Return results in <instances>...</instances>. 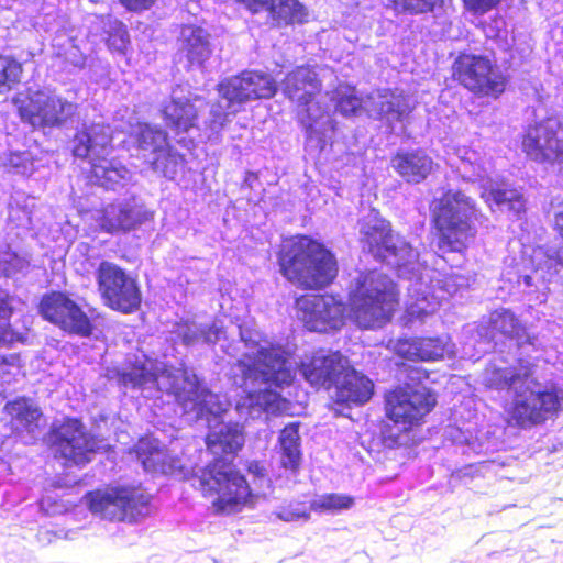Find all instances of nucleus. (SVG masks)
Here are the masks:
<instances>
[{
	"label": "nucleus",
	"mask_w": 563,
	"mask_h": 563,
	"mask_svg": "<svg viewBox=\"0 0 563 563\" xmlns=\"http://www.w3.org/2000/svg\"><path fill=\"white\" fill-rule=\"evenodd\" d=\"M243 427L236 422L220 423L205 439L207 450L218 455L192 474L194 487L211 500L216 515H231L253 506L257 495L246 476L223 456H236L244 446Z\"/></svg>",
	"instance_id": "obj_1"
},
{
	"label": "nucleus",
	"mask_w": 563,
	"mask_h": 563,
	"mask_svg": "<svg viewBox=\"0 0 563 563\" xmlns=\"http://www.w3.org/2000/svg\"><path fill=\"white\" fill-rule=\"evenodd\" d=\"M534 372L536 365L523 358H518L512 366L486 369L484 385L487 389L514 393L506 409L508 426L531 429L556 417L561 409V397L556 388L534 389L540 386Z\"/></svg>",
	"instance_id": "obj_2"
},
{
	"label": "nucleus",
	"mask_w": 563,
	"mask_h": 563,
	"mask_svg": "<svg viewBox=\"0 0 563 563\" xmlns=\"http://www.w3.org/2000/svg\"><path fill=\"white\" fill-rule=\"evenodd\" d=\"M277 262L283 277L301 290H322L339 275L335 254L308 234L285 241L277 253Z\"/></svg>",
	"instance_id": "obj_3"
},
{
	"label": "nucleus",
	"mask_w": 563,
	"mask_h": 563,
	"mask_svg": "<svg viewBox=\"0 0 563 563\" xmlns=\"http://www.w3.org/2000/svg\"><path fill=\"white\" fill-rule=\"evenodd\" d=\"M70 153L74 158L89 164L87 184L106 190H115L126 178L128 168L110 158L114 151L113 130L106 122H82L70 137Z\"/></svg>",
	"instance_id": "obj_4"
},
{
	"label": "nucleus",
	"mask_w": 563,
	"mask_h": 563,
	"mask_svg": "<svg viewBox=\"0 0 563 563\" xmlns=\"http://www.w3.org/2000/svg\"><path fill=\"white\" fill-rule=\"evenodd\" d=\"M351 320L360 329H380L400 309V289L387 274L377 269L361 272L347 295Z\"/></svg>",
	"instance_id": "obj_5"
},
{
	"label": "nucleus",
	"mask_w": 563,
	"mask_h": 563,
	"mask_svg": "<svg viewBox=\"0 0 563 563\" xmlns=\"http://www.w3.org/2000/svg\"><path fill=\"white\" fill-rule=\"evenodd\" d=\"M280 91L285 99L296 107V120L307 140H322L325 128L321 120L327 117L325 125L331 132L336 130V121L329 115L327 104L319 101L323 91V80L318 67L302 64L288 70L280 81Z\"/></svg>",
	"instance_id": "obj_6"
},
{
	"label": "nucleus",
	"mask_w": 563,
	"mask_h": 563,
	"mask_svg": "<svg viewBox=\"0 0 563 563\" xmlns=\"http://www.w3.org/2000/svg\"><path fill=\"white\" fill-rule=\"evenodd\" d=\"M477 207L464 191L445 190L431 208V225L437 246L443 253H464L476 236L472 224Z\"/></svg>",
	"instance_id": "obj_7"
},
{
	"label": "nucleus",
	"mask_w": 563,
	"mask_h": 563,
	"mask_svg": "<svg viewBox=\"0 0 563 563\" xmlns=\"http://www.w3.org/2000/svg\"><path fill=\"white\" fill-rule=\"evenodd\" d=\"M12 103L21 122L32 130L63 128L78 112L77 103L45 89H25L13 97Z\"/></svg>",
	"instance_id": "obj_8"
},
{
	"label": "nucleus",
	"mask_w": 563,
	"mask_h": 563,
	"mask_svg": "<svg viewBox=\"0 0 563 563\" xmlns=\"http://www.w3.org/2000/svg\"><path fill=\"white\" fill-rule=\"evenodd\" d=\"M90 512L101 519L136 522L151 512L152 496L141 486L120 485L86 493Z\"/></svg>",
	"instance_id": "obj_9"
},
{
	"label": "nucleus",
	"mask_w": 563,
	"mask_h": 563,
	"mask_svg": "<svg viewBox=\"0 0 563 563\" xmlns=\"http://www.w3.org/2000/svg\"><path fill=\"white\" fill-rule=\"evenodd\" d=\"M451 78L477 98L497 100L507 90L509 77L484 54L460 52L451 65Z\"/></svg>",
	"instance_id": "obj_10"
},
{
	"label": "nucleus",
	"mask_w": 563,
	"mask_h": 563,
	"mask_svg": "<svg viewBox=\"0 0 563 563\" xmlns=\"http://www.w3.org/2000/svg\"><path fill=\"white\" fill-rule=\"evenodd\" d=\"M95 277L97 290L107 308L122 314H132L141 309L143 294L137 276L104 260L96 268Z\"/></svg>",
	"instance_id": "obj_11"
},
{
	"label": "nucleus",
	"mask_w": 563,
	"mask_h": 563,
	"mask_svg": "<svg viewBox=\"0 0 563 563\" xmlns=\"http://www.w3.org/2000/svg\"><path fill=\"white\" fill-rule=\"evenodd\" d=\"M41 318L63 333L79 338H90L95 330L96 309L89 312L65 290H49L43 294L37 303Z\"/></svg>",
	"instance_id": "obj_12"
},
{
	"label": "nucleus",
	"mask_w": 563,
	"mask_h": 563,
	"mask_svg": "<svg viewBox=\"0 0 563 563\" xmlns=\"http://www.w3.org/2000/svg\"><path fill=\"white\" fill-rule=\"evenodd\" d=\"M437 402V395L431 388L406 384L386 393L385 415L400 428L401 433H409L424 423Z\"/></svg>",
	"instance_id": "obj_13"
},
{
	"label": "nucleus",
	"mask_w": 563,
	"mask_h": 563,
	"mask_svg": "<svg viewBox=\"0 0 563 563\" xmlns=\"http://www.w3.org/2000/svg\"><path fill=\"white\" fill-rule=\"evenodd\" d=\"M48 449L65 467H82L97 452L93 438L85 430L82 421L74 417L64 418L59 426L49 430Z\"/></svg>",
	"instance_id": "obj_14"
},
{
	"label": "nucleus",
	"mask_w": 563,
	"mask_h": 563,
	"mask_svg": "<svg viewBox=\"0 0 563 563\" xmlns=\"http://www.w3.org/2000/svg\"><path fill=\"white\" fill-rule=\"evenodd\" d=\"M520 148L531 162L563 165V122L544 118L529 124L520 136Z\"/></svg>",
	"instance_id": "obj_15"
},
{
	"label": "nucleus",
	"mask_w": 563,
	"mask_h": 563,
	"mask_svg": "<svg viewBox=\"0 0 563 563\" xmlns=\"http://www.w3.org/2000/svg\"><path fill=\"white\" fill-rule=\"evenodd\" d=\"M244 382H256L284 388L296 378V369L288 363L284 351L278 346L261 347L251 361H239Z\"/></svg>",
	"instance_id": "obj_16"
},
{
	"label": "nucleus",
	"mask_w": 563,
	"mask_h": 563,
	"mask_svg": "<svg viewBox=\"0 0 563 563\" xmlns=\"http://www.w3.org/2000/svg\"><path fill=\"white\" fill-rule=\"evenodd\" d=\"M154 213L135 196L128 199H114L102 205L96 212L98 231L110 235L126 234L151 221Z\"/></svg>",
	"instance_id": "obj_17"
},
{
	"label": "nucleus",
	"mask_w": 563,
	"mask_h": 563,
	"mask_svg": "<svg viewBox=\"0 0 563 563\" xmlns=\"http://www.w3.org/2000/svg\"><path fill=\"white\" fill-rule=\"evenodd\" d=\"M297 318L313 332L339 330L344 323V305L333 296L320 294L300 295L295 300Z\"/></svg>",
	"instance_id": "obj_18"
},
{
	"label": "nucleus",
	"mask_w": 563,
	"mask_h": 563,
	"mask_svg": "<svg viewBox=\"0 0 563 563\" xmlns=\"http://www.w3.org/2000/svg\"><path fill=\"white\" fill-rule=\"evenodd\" d=\"M132 137L136 150L153 155L152 167L161 169L165 176L174 174L177 165L184 162V155L170 145L168 133L157 125L140 122Z\"/></svg>",
	"instance_id": "obj_19"
},
{
	"label": "nucleus",
	"mask_w": 563,
	"mask_h": 563,
	"mask_svg": "<svg viewBox=\"0 0 563 563\" xmlns=\"http://www.w3.org/2000/svg\"><path fill=\"white\" fill-rule=\"evenodd\" d=\"M358 225L363 252L380 262L398 256L399 247L395 241L393 225L378 211L373 210L368 216L360 219Z\"/></svg>",
	"instance_id": "obj_20"
},
{
	"label": "nucleus",
	"mask_w": 563,
	"mask_h": 563,
	"mask_svg": "<svg viewBox=\"0 0 563 563\" xmlns=\"http://www.w3.org/2000/svg\"><path fill=\"white\" fill-rule=\"evenodd\" d=\"M347 357L340 351L328 354L316 353L299 364L302 377L314 388H333L340 373L346 366Z\"/></svg>",
	"instance_id": "obj_21"
},
{
	"label": "nucleus",
	"mask_w": 563,
	"mask_h": 563,
	"mask_svg": "<svg viewBox=\"0 0 563 563\" xmlns=\"http://www.w3.org/2000/svg\"><path fill=\"white\" fill-rule=\"evenodd\" d=\"M13 296L3 289H0V347H12L15 343H23L25 338L15 331L10 324V319L14 314ZM21 354L9 353L0 354V377L11 375V368H21Z\"/></svg>",
	"instance_id": "obj_22"
},
{
	"label": "nucleus",
	"mask_w": 563,
	"mask_h": 563,
	"mask_svg": "<svg viewBox=\"0 0 563 563\" xmlns=\"http://www.w3.org/2000/svg\"><path fill=\"white\" fill-rule=\"evenodd\" d=\"M333 388L334 400L339 405H364L374 393V384L364 374L357 372L346 360V366L340 373Z\"/></svg>",
	"instance_id": "obj_23"
},
{
	"label": "nucleus",
	"mask_w": 563,
	"mask_h": 563,
	"mask_svg": "<svg viewBox=\"0 0 563 563\" xmlns=\"http://www.w3.org/2000/svg\"><path fill=\"white\" fill-rule=\"evenodd\" d=\"M449 338L413 336L398 341V354L410 361L434 362L444 358L448 353Z\"/></svg>",
	"instance_id": "obj_24"
},
{
	"label": "nucleus",
	"mask_w": 563,
	"mask_h": 563,
	"mask_svg": "<svg viewBox=\"0 0 563 563\" xmlns=\"http://www.w3.org/2000/svg\"><path fill=\"white\" fill-rule=\"evenodd\" d=\"M433 159L421 148L398 151L391 157L394 170L408 184H420L433 170Z\"/></svg>",
	"instance_id": "obj_25"
},
{
	"label": "nucleus",
	"mask_w": 563,
	"mask_h": 563,
	"mask_svg": "<svg viewBox=\"0 0 563 563\" xmlns=\"http://www.w3.org/2000/svg\"><path fill=\"white\" fill-rule=\"evenodd\" d=\"M9 417V427L13 434H32L40 429L43 417L41 409L26 397H16L7 401L3 407Z\"/></svg>",
	"instance_id": "obj_26"
},
{
	"label": "nucleus",
	"mask_w": 563,
	"mask_h": 563,
	"mask_svg": "<svg viewBox=\"0 0 563 563\" xmlns=\"http://www.w3.org/2000/svg\"><path fill=\"white\" fill-rule=\"evenodd\" d=\"M161 113L166 126L176 134L198 128L199 112L189 98H172L164 103Z\"/></svg>",
	"instance_id": "obj_27"
},
{
	"label": "nucleus",
	"mask_w": 563,
	"mask_h": 563,
	"mask_svg": "<svg viewBox=\"0 0 563 563\" xmlns=\"http://www.w3.org/2000/svg\"><path fill=\"white\" fill-rule=\"evenodd\" d=\"M133 450L146 472L166 474L172 468L173 459L157 440L141 438Z\"/></svg>",
	"instance_id": "obj_28"
},
{
	"label": "nucleus",
	"mask_w": 563,
	"mask_h": 563,
	"mask_svg": "<svg viewBox=\"0 0 563 563\" xmlns=\"http://www.w3.org/2000/svg\"><path fill=\"white\" fill-rule=\"evenodd\" d=\"M209 35L201 27L192 26L185 35L180 46V54L187 59L189 67H201L211 57L212 49Z\"/></svg>",
	"instance_id": "obj_29"
},
{
	"label": "nucleus",
	"mask_w": 563,
	"mask_h": 563,
	"mask_svg": "<svg viewBox=\"0 0 563 563\" xmlns=\"http://www.w3.org/2000/svg\"><path fill=\"white\" fill-rule=\"evenodd\" d=\"M279 446L284 468L297 471L301 462L299 422H291L280 430Z\"/></svg>",
	"instance_id": "obj_30"
},
{
	"label": "nucleus",
	"mask_w": 563,
	"mask_h": 563,
	"mask_svg": "<svg viewBox=\"0 0 563 563\" xmlns=\"http://www.w3.org/2000/svg\"><path fill=\"white\" fill-rule=\"evenodd\" d=\"M268 13L277 26L303 24L308 21V10L299 0H278L268 7Z\"/></svg>",
	"instance_id": "obj_31"
},
{
	"label": "nucleus",
	"mask_w": 563,
	"mask_h": 563,
	"mask_svg": "<svg viewBox=\"0 0 563 563\" xmlns=\"http://www.w3.org/2000/svg\"><path fill=\"white\" fill-rule=\"evenodd\" d=\"M488 324L494 338L500 336L504 340H518L527 334L525 325L508 309L493 311Z\"/></svg>",
	"instance_id": "obj_32"
},
{
	"label": "nucleus",
	"mask_w": 563,
	"mask_h": 563,
	"mask_svg": "<svg viewBox=\"0 0 563 563\" xmlns=\"http://www.w3.org/2000/svg\"><path fill=\"white\" fill-rule=\"evenodd\" d=\"M217 91L227 101L228 109L252 101L243 71L220 81Z\"/></svg>",
	"instance_id": "obj_33"
},
{
	"label": "nucleus",
	"mask_w": 563,
	"mask_h": 563,
	"mask_svg": "<svg viewBox=\"0 0 563 563\" xmlns=\"http://www.w3.org/2000/svg\"><path fill=\"white\" fill-rule=\"evenodd\" d=\"M217 91L227 101L228 109L252 101L243 71L220 81Z\"/></svg>",
	"instance_id": "obj_34"
},
{
	"label": "nucleus",
	"mask_w": 563,
	"mask_h": 563,
	"mask_svg": "<svg viewBox=\"0 0 563 563\" xmlns=\"http://www.w3.org/2000/svg\"><path fill=\"white\" fill-rule=\"evenodd\" d=\"M252 101L272 99L278 91L276 80L267 73L261 70H243Z\"/></svg>",
	"instance_id": "obj_35"
},
{
	"label": "nucleus",
	"mask_w": 563,
	"mask_h": 563,
	"mask_svg": "<svg viewBox=\"0 0 563 563\" xmlns=\"http://www.w3.org/2000/svg\"><path fill=\"white\" fill-rule=\"evenodd\" d=\"M333 102L335 110L343 117L357 115L363 108V99L352 85H339L333 90Z\"/></svg>",
	"instance_id": "obj_36"
},
{
	"label": "nucleus",
	"mask_w": 563,
	"mask_h": 563,
	"mask_svg": "<svg viewBox=\"0 0 563 563\" xmlns=\"http://www.w3.org/2000/svg\"><path fill=\"white\" fill-rule=\"evenodd\" d=\"M104 33V44L112 54L125 55L131 46L126 25L119 19L109 20Z\"/></svg>",
	"instance_id": "obj_37"
},
{
	"label": "nucleus",
	"mask_w": 563,
	"mask_h": 563,
	"mask_svg": "<svg viewBox=\"0 0 563 563\" xmlns=\"http://www.w3.org/2000/svg\"><path fill=\"white\" fill-rule=\"evenodd\" d=\"M443 0H387L386 8L394 15H423L443 5Z\"/></svg>",
	"instance_id": "obj_38"
},
{
	"label": "nucleus",
	"mask_w": 563,
	"mask_h": 563,
	"mask_svg": "<svg viewBox=\"0 0 563 563\" xmlns=\"http://www.w3.org/2000/svg\"><path fill=\"white\" fill-rule=\"evenodd\" d=\"M412 111L408 99L402 93H389L384 96V99L379 102L378 114L380 118H385L389 122H401Z\"/></svg>",
	"instance_id": "obj_39"
},
{
	"label": "nucleus",
	"mask_w": 563,
	"mask_h": 563,
	"mask_svg": "<svg viewBox=\"0 0 563 563\" xmlns=\"http://www.w3.org/2000/svg\"><path fill=\"white\" fill-rule=\"evenodd\" d=\"M23 65L12 55L0 54V93L11 91L20 84Z\"/></svg>",
	"instance_id": "obj_40"
},
{
	"label": "nucleus",
	"mask_w": 563,
	"mask_h": 563,
	"mask_svg": "<svg viewBox=\"0 0 563 563\" xmlns=\"http://www.w3.org/2000/svg\"><path fill=\"white\" fill-rule=\"evenodd\" d=\"M168 394L173 395L179 405L186 406L197 400L198 383L186 374L175 376L169 386Z\"/></svg>",
	"instance_id": "obj_41"
},
{
	"label": "nucleus",
	"mask_w": 563,
	"mask_h": 563,
	"mask_svg": "<svg viewBox=\"0 0 563 563\" xmlns=\"http://www.w3.org/2000/svg\"><path fill=\"white\" fill-rule=\"evenodd\" d=\"M354 505V498L343 494H323L312 503V509L317 511H340Z\"/></svg>",
	"instance_id": "obj_42"
},
{
	"label": "nucleus",
	"mask_w": 563,
	"mask_h": 563,
	"mask_svg": "<svg viewBox=\"0 0 563 563\" xmlns=\"http://www.w3.org/2000/svg\"><path fill=\"white\" fill-rule=\"evenodd\" d=\"M255 397L263 410L271 415H282L289 406V401L286 398L269 388L257 391Z\"/></svg>",
	"instance_id": "obj_43"
},
{
	"label": "nucleus",
	"mask_w": 563,
	"mask_h": 563,
	"mask_svg": "<svg viewBox=\"0 0 563 563\" xmlns=\"http://www.w3.org/2000/svg\"><path fill=\"white\" fill-rule=\"evenodd\" d=\"M152 374L144 364H132L126 371L120 375L121 380L125 385L139 387L147 383Z\"/></svg>",
	"instance_id": "obj_44"
},
{
	"label": "nucleus",
	"mask_w": 563,
	"mask_h": 563,
	"mask_svg": "<svg viewBox=\"0 0 563 563\" xmlns=\"http://www.w3.org/2000/svg\"><path fill=\"white\" fill-rule=\"evenodd\" d=\"M503 1L504 0H461V3L465 12L474 16H482L498 9Z\"/></svg>",
	"instance_id": "obj_45"
},
{
	"label": "nucleus",
	"mask_w": 563,
	"mask_h": 563,
	"mask_svg": "<svg viewBox=\"0 0 563 563\" xmlns=\"http://www.w3.org/2000/svg\"><path fill=\"white\" fill-rule=\"evenodd\" d=\"M512 190V188H506L499 185L488 186L484 188L481 197L488 206H501L508 202Z\"/></svg>",
	"instance_id": "obj_46"
},
{
	"label": "nucleus",
	"mask_w": 563,
	"mask_h": 563,
	"mask_svg": "<svg viewBox=\"0 0 563 563\" xmlns=\"http://www.w3.org/2000/svg\"><path fill=\"white\" fill-rule=\"evenodd\" d=\"M239 109H223L220 103H216L210 111L209 126L212 130H222L229 122L230 115H235Z\"/></svg>",
	"instance_id": "obj_47"
},
{
	"label": "nucleus",
	"mask_w": 563,
	"mask_h": 563,
	"mask_svg": "<svg viewBox=\"0 0 563 563\" xmlns=\"http://www.w3.org/2000/svg\"><path fill=\"white\" fill-rule=\"evenodd\" d=\"M126 12L130 13H143L153 9L158 0H117Z\"/></svg>",
	"instance_id": "obj_48"
},
{
	"label": "nucleus",
	"mask_w": 563,
	"mask_h": 563,
	"mask_svg": "<svg viewBox=\"0 0 563 563\" xmlns=\"http://www.w3.org/2000/svg\"><path fill=\"white\" fill-rule=\"evenodd\" d=\"M506 205L508 206V210L517 216L523 214L527 209L525 196L516 189L512 190Z\"/></svg>",
	"instance_id": "obj_49"
},
{
	"label": "nucleus",
	"mask_w": 563,
	"mask_h": 563,
	"mask_svg": "<svg viewBox=\"0 0 563 563\" xmlns=\"http://www.w3.org/2000/svg\"><path fill=\"white\" fill-rule=\"evenodd\" d=\"M236 3L242 4L251 13H258L264 9L268 10V7L273 0H234Z\"/></svg>",
	"instance_id": "obj_50"
},
{
	"label": "nucleus",
	"mask_w": 563,
	"mask_h": 563,
	"mask_svg": "<svg viewBox=\"0 0 563 563\" xmlns=\"http://www.w3.org/2000/svg\"><path fill=\"white\" fill-rule=\"evenodd\" d=\"M428 316L429 312L427 310L411 305L406 308L404 318L406 323H412L416 320L423 321Z\"/></svg>",
	"instance_id": "obj_51"
},
{
	"label": "nucleus",
	"mask_w": 563,
	"mask_h": 563,
	"mask_svg": "<svg viewBox=\"0 0 563 563\" xmlns=\"http://www.w3.org/2000/svg\"><path fill=\"white\" fill-rule=\"evenodd\" d=\"M247 472L256 477L263 478L266 476V470L258 461H252L247 465Z\"/></svg>",
	"instance_id": "obj_52"
},
{
	"label": "nucleus",
	"mask_w": 563,
	"mask_h": 563,
	"mask_svg": "<svg viewBox=\"0 0 563 563\" xmlns=\"http://www.w3.org/2000/svg\"><path fill=\"white\" fill-rule=\"evenodd\" d=\"M552 228L563 240V203L562 209L554 213Z\"/></svg>",
	"instance_id": "obj_53"
},
{
	"label": "nucleus",
	"mask_w": 563,
	"mask_h": 563,
	"mask_svg": "<svg viewBox=\"0 0 563 563\" xmlns=\"http://www.w3.org/2000/svg\"><path fill=\"white\" fill-rule=\"evenodd\" d=\"M552 228L563 240V203L562 209L554 213Z\"/></svg>",
	"instance_id": "obj_54"
},
{
	"label": "nucleus",
	"mask_w": 563,
	"mask_h": 563,
	"mask_svg": "<svg viewBox=\"0 0 563 563\" xmlns=\"http://www.w3.org/2000/svg\"><path fill=\"white\" fill-rule=\"evenodd\" d=\"M408 377L410 379H418V380L428 379L429 373L424 368L413 367L410 369V374L408 375Z\"/></svg>",
	"instance_id": "obj_55"
},
{
	"label": "nucleus",
	"mask_w": 563,
	"mask_h": 563,
	"mask_svg": "<svg viewBox=\"0 0 563 563\" xmlns=\"http://www.w3.org/2000/svg\"><path fill=\"white\" fill-rule=\"evenodd\" d=\"M400 434H385L383 438L384 443L389 448H396L402 445L399 439Z\"/></svg>",
	"instance_id": "obj_56"
}]
</instances>
